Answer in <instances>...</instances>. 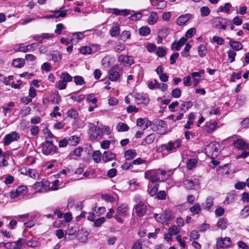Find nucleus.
Returning <instances> with one entry per match:
<instances>
[{"instance_id": "1", "label": "nucleus", "mask_w": 249, "mask_h": 249, "mask_svg": "<svg viewBox=\"0 0 249 249\" xmlns=\"http://www.w3.org/2000/svg\"><path fill=\"white\" fill-rule=\"evenodd\" d=\"M171 174L172 173L170 171L150 170L145 173V177L150 179L149 182L157 183L158 181L166 180L169 178Z\"/></svg>"}, {"instance_id": "2", "label": "nucleus", "mask_w": 249, "mask_h": 249, "mask_svg": "<svg viewBox=\"0 0 249 249\" xmlns=\"http://www.w3.org/2000/svg\"><path fill=\"white\" fill-rule=\"evenodd\" d=\"M42 152L44 155H53L56 152L57 148L53 144V141L46 139L44 142L42 143Z\"/></svg>"}, {"instance_id": "3", "label": "nucleus", "mask_w": 249, "mask_h": 249, "mask_svg": "<svg viewBox=\"0 0 249 249\" xmlns=\"http://www.w3.org/2000/svg\"><path fill=\"white\" fill-rule=\"evenodd\" d=\"M152 129L154 131H158L160 134L164 135L167 132V125L165 121L157 120L154 121Z\"/></svg>"}, {"instance_id": "4", "label": "nucleus", "mask_w": 249, "mask_h": 249, "mask_svg": "<svg viewBox=\"0 0 249 249\" xmlns=\"http://www.w3.org/2000/svg\"><path fill=\"white\" fill-rule=\"evenodd\" d=\"M228 22H231V21L226 18L216 17L213 20V26L216 29L225 30Z\"/></svg>"}, {"instance_id": "5", "label": "nucleus", "mask_w": 249, "mask_h": 249, "mask_svg": "<svg viewBox=\"0 0 249 249\" xmlns=\"http://www.w3.org/2000/svg\"><path fill=\"white\" fill-rule=\"evenodd\" d=\"M50 182L47 180L43 179L40 182H36L34 184V188L36 192L44 193L49 191Z\"/></svg>"}, {"instance_id": "6", "label": "nucleus", "mask_w": 249, "mask_h": 249, "mask_svg": "<svg viewBox=\"0 0 249 249\" xmlns=\"http://www.w3.org/2000/svg\"><path fill=\"white\" fill-rule=\"evenodd\" d=\"M19 138L20 136L18 132L12 131L4 136L3 139V144L8 145L12 142L18 141Z\"/></svg>"}, {"instance_id": "7", "label": "nucleus", "mask_w": 249, "mask_h": 249, "mask_svg": "<svg viewBox=\"0 0 249 249\" xmlns=\"http://www.w3.org/2000/svg\"><path fill=\"white\" fill-rule=\"evenodd\" d=\"M89 133L91 140L100 139L103 135V129L96 126L91 127Z\"/></svg>"}, {"instance_id": "8", "label": "nucleus", "mask_w": 249, "mask_h": 249, "mask_svg": "<svg viewBox=\"0 0 249 249\" xmlns=\"http://www.w3.org/2000/svg\"><path fill=\"white\" fill-rule=\"evenodd\" d=\"M206 154L212 157H216L218 153V144L214 142H211L205 148Z\"/></svg>"}, {"instance_id": "9", "label": "nucleus", "mask_w": 249, "mask_h": 249, "mask_svg": "<svg viewBox=\"0 0 249 249\" xmlns=\"http://www.w3.org/2000/svg\"><path fill=\"white\" fill-rule=\"evenodd\" d=\"M27 192L28 188L26 186H19L18 187L15 191L11 192L10 196L11 198H15L26 195Z\"/></svg>"}, {"instance_id": "10", "label": "nucleus", "mask_w": 249, "mask_h": 249, "mask_svg": "<svg viewBox=\"0 0 249 249\" xmlns=\"http://www.w3.org/2000/svg\"><path fill=\"white\" fill-rule=\"evenodd\" d=\"M133 96L137 101L138 104H147L149 102V99L147 94L135 92L133 93Z\"/></svg>"}, {"instance_id": "11", "label": "nucleus", "mask_w": 249, "mask_h": 249, "mask_svg": "<svg viewBox=\"0 0 249 249\" xmlns=\"http://www.w3.org/2000/svg\"><path fill=\"white\" fill-rule=\"evenodd\" d=\"M137 215L139 217L143 216L146 212L147 207L143 202L140 201L134 207Z\"/></svg>"}, {"instance_id": "12", "label": "nucleus", "mask_w": 249, "mask_h": 249, "mask_svg": "<svg viewBox=\"0 0 249 249\" xmlns=\"http://www.w3.org/2000/svg\"><path fill=\"white\" fill-rule=\"evenodd\" d=\"M118 62L124 66H131L134 64V61L132 56L120 55L118 57Z\"/></svg>"}, {"instance_id": "13", "label": "nucleus", "mask_w": 249, "mask_h": 249, "mask_svg": "<svg viewBox=\"0 0 249 249\" xmlns=\"http://www.w3.org/2000/svg\"><path fill=\"white\" fill-rule=\"evenodd\" d=\"M234 146L239 150L249 149V143H247L243 139H237L233 142Z\"/></svg>"}, {"instance_id": "14", "label": "nucleus", "mask_w": 249, "mask_h": 249, "mask_svg": "<svg viewBox=\"0 0 249 249\" xmlns=\"http://www.w3.org/2000/svg\"><path fill=\"white\" fill-rule=\"evenodd\" d=\"M231 244V240L229 237L221 238L219 239L216 242V247L217 249L226 248L229 247Z\"/></svg>"}, {"instance_id": "15", "label": "nucleus", "mask_w": 249, "mask_h": 249, "mask_svg": "<svg viewBox=\"0 0 249 249\" xmlns=\"http://www.w3.org/2000/svg\"><path fill=\"white\" fill-rule=\"evenodd\" d=\"M152 123L147 118H138L137 120V125L144 130L151 125Z\"/></svg>"}, {"instance_id": "16", "label": "nucleus", "mask_w": 249, "mask_h": 249, "mask_svg": "<svg viewBox=\"0 0 249 249\" xmlns=\"http://www.w3.org/2000/svg\"><path fill=\"white\" fill-rule=\"evenodd\" d=\"M187 41V39L184 37H182L178 41H174L171 44V50L173 51H178L180 49V48L184 45Z\"/></svg>"}, {"instance_id": "17", "label": "nucleus", "mask_w": 249, "mask_h": 249, "mask_svg": "<svg viewBox=\"0 0 249 249\" xmlns=\"http://www.w3.org/2000/svg\"><path fill=\"white\" fill-rule=\"evenodd\" d=\"M109 79L112 81H118L120 77V74L115 68H111L108 71Z\"/></svg>"}, {"instance_id": "18", "label": "nucleus", "mask_w": 249, "mask_h": 249, "mask_svg": "<svg viewBox=\"0 0 249 249\" xmlns=\"http://www.w3.org/2000/svg\"><path fill=\"white\" fill-rule=\"evenodd\" d=\"M217 127V123L216 121H211L206 124L204 129L207 132L212 133L216 130Z\"/></svg>"}, {"instance_id": "19", "label": "nucleus", "mask_w": 249, "mask_h": 249, "mask_svg": "<svg viewBox=\"0 0 249 249\" xmlns=\"http://www.w3.org/2000/svg\"><path fill=\"white\" fill-rule=\"evenodd\" d=\"M159 187V185L157 183L149 182L148 186V191L149 195L152 196L156 195Z\"/></svg>"}, {"instance_id": "20", "label": "nucleus", "mask_w": 249, "mask_h": 249, "mask_svg": "<svg viewBox=\"0 0 249 249\" xmlns=\"http://www.w3.org/2000/svg\"><path fill=\"white\" fill-rule=\"evenodd\" d=\"M116 154L110 151H105L102 156V160L105 162L115 160Z\"/></svg>"}, {"instance_id": "21", "label": "nucleus", "mask_w": 249, "mask_h": 249, "mask_svg": "<svg viewBox=\"0 0 249 249\" xmlns=\"http://www.w3.org/2000/svg\"><path fill=\"white\" fill-rule=\"evenodd\" d=\"M227 39L230 40L229 44L233 50L238 51L242 49L243 45L239 41L231 40L230 37Z\"/></svg>"}, {"instance_id": "22", "label": "nucleus", "mask_w": 249, "mask_h": 249, "mask_svg": "<svg viewBox=\"0 0 249 249\" xmlns=\"http://www.w3.org/2000/svg\"><path fill=\"white\" fill-rule=\"evenodd\" d=\"M67 10H65V6H62L59 9L55 10H52L51 12L54 14V16L56 17H54V18H64L67 15Z\"/></svg>"}, {"instance_id": "23", "label": "nucleus", "mask_w": 249, "mask_h": 249, "mask_svg": "<svg viewBox=\"0 0 249 249\" xmlns=\"http://www.w3.org/2000/svg\"><path fill=\"white\" fill-rule=\"evenodd\" d=\"M192 15L189 14L182 15L177 19V24L179 26L184 25L190 19Z\"/></svg>"}, {"instance_id": "24", "label": "nucleus", "mask_w": 249, "mask_h": 249, "mask_svg": "<svg viewBox=\"0 0 249 249\" xmlns=\"http://www.w3.org/2000/svg\"><path fill=\"white\" fill-rule=\"evenodd\" d=\"M182 142V140L181 139H178L174 142L170 141L167 142V144L169 146V149L171 152H174L176 151L177 148H179Z\"/></svg>"}, {"instance_id": "25", "label": "nucleus", "mask_w": 249, "mask_h": 249, "mask_svg": "<svg viewBox=\"0 0 249 249\" xmlns=\"http://www.w3.org/2000/svg\"><path fill=\"white\" fill-rule=\"evenodd\" d=\"M214 198L212 196L207 197L205 202L202 204L203 208L206 210L209 211L213 205Z\"/></svg>"}, {"instance_id": "26", "label": "nucleus", "mask_w": 249, "mask_h": 249, "mask_svg": "<svg viewBox=\"0 0 249 249\" xmlns=\"http://www.w3.org/2000/svg\"><path fill=\"white\" fill-rule=\"evenodd\" d=\"M158 19L159 17L157 13L153 11L151 12L148 18L147 22L150 25H154L157 22Z\"/></svg>"}, {"instance_id": "27", "label": "nucleus", "mask_w": 249, "mask_h": 249, "mask_svg": "<svg viewBox=\"0 0 249 249\" xmlns=\"http://www.w3.org/2000/svg\"><path fill=\"white\" fill-rule=\"evenodd\" d=\"M124 155L125 160H129L133 159L137 156V153L135 149H130L125 151Z\"/></svg>"}, {"instance_id": "28", "label": "nucleus", "mask_w": 249, "mask_h": 249, "mask_svg": "<svg viewBox=\"0 0 249 249\" xmlns=\"http://www.w3.org/2000/svg\"><path fill=\"white\" fill-rule=\"evenodd\" d=\"M193 103L191 101L183 102L180 107L179 111L186 112L192 107H193Z\"/></svg>"}, {"instance_id": "29", "label": "nucleus", "mask_w": 249, "mask_h": 249, "mask_svg": "<svg viewBox=\"0 0 249 249\" xmlns=\"http://www.w3.org/2000/svg\"><path fill=\"white\" fill-rule=\"evenodd\" d=\"M155 139V135L154 134H150L147 136L142 141V144L145 145L152 143Z\"/></svg>"}, {"instance_id": "30", "label": "nucleus", "mask_w": 249, "mask_h": 249, "mask_svg": "<svg viewBox=\"0 0 249 249\" xmlns=\"http://www.w3.org/2000/svg\"><path fill=\"white\" fill-rule=\"evenodd\" d=\"M228 225V220L224 218H220L217 223V226L222 230L226 229Z\"/></svg>"}, {"instance_id": "31", "label": "nucleus", "mask_w": 249, "mask_h": 249, "mask_svg": "<svg viewBox=\"0 0 249 249\" xmlns=\"http://www.w3.org/2000/svg\"><path fill=\"white\" fill-rule=\"evenodd\" d=\"M190 212L192 215L199 214L201 211L200 205L199 203H196L189 209Z\"/></svg>"}, {"instance_id": "32", "label": "nucleus", "mask_w": 249, "mask_h": 249, "mask_svg": "<svg viewBox=\"0 0 249 249\" xmlns=\"http://www.w3.org/2000/svg\"><path fill=\"white\" fill-rule=\"evenodd\" d=\"M198 54L201 57H204L207 53V49L206 46L204 44H200L197 47Z\"/></svg>"}, {"instance_id": "33", "label": "nucleus", "mask_w": 249, "mask_h": 249, "mask_svg": "<svg viewBox=\"0 0 249 249\" xmlns=\"http://www.w3.org/2000/svg\"><path fill=\"white\" fill-rule=\"evenodd\" d=\"M158 151L162 153L164 155H167L171 153L167 143L161 144L158 148Z\"/></svg>"}, {"instance_id": "34", "label": "nucleus", "mask_w": 249, "mask_h": 249, "mask_svg": "<svg viewBox=\"0 0 249 249\" xmlns=\"http://www.w3.org/2000/svg\"><path fill=\"white\" fill-rule=\"evenodd\" d=\"M129 127L123 122H119L116 125V129L118 132H125L129 130Z\"/></svg>"}, {"instance_id": "35", "label": "nucleus", "mask_w": 249, "mask_h": 249, "mask_svg": "<svg viewBox=\"0 0 249 249\" xmlns=\"http://www.w3.org/2000/svg\"><path fill=\"white\" fill-rule=\"evenodd\" d=\"M24 170H25V172L23 173L22 172V173L25 174L26 176H28L29 177H31L33 178H36V177L37 176V173L34 169H27L25 168L24 169Z\"/></svg>"}, {"instance_id": "36", "label": "nucleus", "mask_w": 249, "mask_h": 249, "mask_svg": "<svg viewBox=\"0 0 249 249\" xmlns=\"http://www.w3.org/2000/svg\"><path fill=\"white\" fill-rule=\"evenodd\" d=\"M128 211L127 205L123 204L117 208V212L122 215H126Z\"/></svg>"}, {"instance_id": "37", "label": "nucleus", "mask_w": 249, "mask_h": 249, "mask_svg": "<svg viewBox=\"0 0 249 249\" xmlns=\"http://www.w3.org/2000/svg\"><path fill=\"white\" fill-rule=\"evenodd\" d=\"M139 34L142 36H147L151 33V30L148 26H142L139 29Z\"/></svg>"}, {"instance_id": "38", "label": "nucleus", "mask_w": 249, "mask_h": 249, "mask_svg": "<svg viewBox=\"0 0 249 249\" xmlns=\"http://www.w3.org/2000/svg\"><path fill=\"white\" fill-rule=\"evenodd\" d=\"M60 78L66 84L72 80V77L67 72H62L60 75Z\"/></svg>"}, {"instance_id": "39", "label": "nucleus", "mask_w": 249, "mask_h": 249, "mask_svg": "<svg viewBox=\"0 0 249 249\" xmlns=\"http://www.w3.org/2000/svg\"><path fill=\"white\" fill-rule=\"evenodd\" d=\"M25 63V60L23 58H17L14 59L12 64L15 67L22 68Z\"/></svg>"}, {"instance_id": "40", "label": "nucleus", "mask_w": 249, "mask_h": 249, "mask_svg": "<svg viewBox=\"0 0 249 249\" xmlns=\"http://www.w3.org/2000/svg\"><path fill=\"white\" fill-rule=\"evenodd\" d=\"M185 187L188 190L193 189L195 186L194 181L190 179H186L183 181Z\"/></svg>"}, {"instance_id": "41", "label": "nucleus", "mask_w": 249, "mask_h": 249, "mask_svg": "<svg viewBox=\"0 0 249 249\" xmlns=\"http://www.w3.org/2000/svg\"><path fill=\"white\" fill-rule=\"evenodd\" d=\"M25 241L23 238H19L16 242H12V249H20L22 247V243Z\"/></svg>"}, {"instance_id": "42", "label": "nucleus", "mask_w": 249, "mask_h": 249, "mask_svg": "<svg viewBox=\"0 0 249 249\" xmlns=\"http://www.w3.org/2000/svg\"><path fill=\"white\" fill-rule=\"evenodd\" d=\"M120 32V29L118 24H116L114 26L112 27L110 30V34L112 36H115L118 35Z\"/></svg>"}, {"instance_id": "43", "label": "nucleus", "mask_w": 249, "mask_h": 249, "mask_svg": "<svg viewBox=\"0 0 249 249\" xmlns=\"http://www.w3.org/2000/svg\"><path fill=\"white\" fill-rule=\"evenodd\" d=\"M158 34L159 37H160L162 40V38H165L169 35V31L168 28L164 27L159 31Z\"/></svg>"}, {"instance_id": "44", "label": "nucleus", "mask_w": 249, "mask_h": 249, "mask_svg": "<svg viewBox=\"0 0 249 249\" xmlns=\"http://www.w3.org/2000/svg\"><path fill=\"white\" fill-rule=\"evenodd\" d=\"M191 48V45L189 43L185 45L183 50L181 52V55L184 57H187L190 56L189 51Z\"/></svg>"}, {"instance_id": "45", "label": "nucleus", "mask_w": 249, "mask_h": 249, "mask_svg": "<svg viewBox=\"0 0 249 249\" xmlns=\"http://www.w3.org/2000/svg\"><path fill=\"white\" fill-rule=\"evenodd\" d=\"M197 161L194 158L189 159L186 163L187 168L189 170L193 169L196 165Z\"/></svg>"}, {"instance_id": "46", "label": "nucleus", "mask_w": 249, "mask_h": 249, "mask_svg": "<svg viewBox=\"0 0 249 249\" xmlns=\"http://www.w3.org/2000/svg\"><path fill=\"white\" fill-rule=\"evenodd\" d=\"M68 141L70 145H76L79 143L80 141V138L76 136H72L69 138Z\"/></svg>"}, {"instance_id": "47", "label": "nucleus", "mask_w": 249, "mask_h": 249, "mask_svg": "<svg viewBox=\"0 0 249 249\" xmlns=\"http://www.w3.org/2000/svg\"><path fill=\"white\" fill-rule=\"evenodd\" d=\"M67 114L68 117L75 120L77 119L78 117V113L74 109H71L69 110L67 112Z\"/></svg>"}, {"instance_id": "48", "label": "nucleus", "mask_w": 249, "mask_h": 249, "mask_svg": "<svg viewBox=\"0 0 249 249\" xmlns=\"http://www.w3.org/2000/svg\"><path fill=\"white\" fill-rule=\"evenodd\" d=\"M52 60L54 62H58L62 59V55L57 51H53L52 53Z\"/></svg>"}, {"instance_id": "49", "label": "nucleus", "mask_w": 249, "mask_h": 249, "mask_svg": "<svg viewBox=\"0 0 249 249\" xmlns=\"http://www.w3.org/2000/svg\"><path fill=\"white\" fill-rule=\"evenodd\" d=\"M67 85V84L61 79L55 83V87L59 90H63L66 88Z\"/></svg>"}, {"instance_id": "50", "label": "nucleus", "mask_w": 249, "mask_h": 249, "mask_svg": "<svg viewBox=\"0 0 249 249\" xmlns=\"http://www.w3.org/2000/svg\"><path fill=\"white\" fill-rule=\"evenodd\" d=\"M228 60L230 63H232L235 60L236 53L233 50H229L227 52Z\"/></svg>"}, {"instance_id": "51", "label": "nucleus", "mask_w": 249, "mask_h": 249, "mask_svg": "<svg viewBox=\"0 0 249 249\" xmlns=\"http://www.w3.org/2000/svg\"><path fill=\"white\" fill-rule=\"evenodd\" d=\"M101 157V153L100 151H96L94 152L92 154L93 160L96 163H98L100 161Z\"/></svg>"}, {"instance_id": "52", "label": "nucleus", "mask_w": 249, "mask_h": 249, "mask_svg": "<svg viewBox=\"0 0 249 249\" xmlns=\"http://www.w3.org/2000/svg\"><path fill=\"white\" fill-rule=\"evenodd\" d=\"M179 228L174 225L170 227L168 230V232L172 235H177L179 232Z\"/></svg>"}, {"instance_id": "53", "label": "nucleus", "mask_w": 249, "mask_h": 249, "mask_svg": "<svg viewBox=\"0 0 249 249\" xmlns=\"http://www.w3.org/2000/svg\"><path fill=\"white\" fill-rule=\"evenodd\" d=\"M74 82L76 85H82L85 83V81L81 76H75L73 77Z\"/></svg>"}, {"instance_id": "54", "label": "nucleus", "mask_w": 249, "mask_h": 249, "mask_svg": "<svg viewBox=\"0 0 249 249\" xmlns=\"http://www.w3.org/2000/svg\"><path fill=\"white\" fill-rule=\"evenodd\" d=\"M211 10L207 6H203L200 8L201 16L202 17L208 16L210 13Z\"/></svg>"}, {"instance_id": "55", "label": "nucleus", "mask_w": 249, "mask_h": 249, "mask_svg": "<svg viewBox=\"0 0 249 249\" xmlns=\"http://www.w3.org/2000/svg\"><path fill=\"white\" fill-rule=\"evenodd\" d=\"M212 40L213 42L216 43L217 44L219 45H223L224 44V40L223 38L218 36H214L213 37Z\"/></svg>"}, {"instance_id": "56", "label": "nucleus", "mask_w": 249, "mask_h": 249, "mask_svg": "<svg viewBox=\"0 0 249 249\" xmlns=\"http://www.w3.org/2000/svg\"><path fill=\"white\" fill-rule=\"evenodd\" d=\"M158 9H163L167 6V2L164 0H160L159 2L155 1V5Z\"/></svg>"}, {"instance_id": "57", "label": "nucleus", "mask_w": 249, "mask_h": 249, "mask_svg": "<svg viewBox=\"0 0 249 249\" xmlns=\"http://www.w3.org/2000/svg\"><path fill=\"white\" fill-rule=\"evenodd\" d=\"M84 37V34L82 32H78L73 34L71 41H72L75 39L77 40H81Z\"/></svg>"}, {"instance_id": "58", "label": "nucleus", "mask_w": 249, "mask_h": 249, "mask_svg": "<svg viewBox=\"0 0 249 249\" xmlns=\"http://www.w3.org/2000/svg\"><path fill=\"white\" fill-rule=\"evenodd\" d=\"M87 100L91 102L93 105H97V100L93 94H89L87 95Z\"/></svg>"}, {"instance_id": "59", "label": "nucleus", "mask_w": 249, "mask_h": 249, "mask_svg": "<svg viewBox=\"0 0 249 249\" xmlns=\"http://www.w3.org/2000/svg\"><path fill=\"white\" fill-rule=\"evenodd\" d=\"M79 52L83 54H89L91 53V49L90 47L83 46L80 49Z\"/></svg>"}, {"instance_id": "60", "label": "nucleus", "mask_w": 249, "mask_h": 249, "mask_svg": "<svg viewBox=\"0 0 249 249\" xmlns=\"http://www.w3.org/2000/svg\"><path fill=\"white\" fill-rule=\"evenodd\" d=\"M181 94V91L178 88L174 89L171 92V95L173 97L175 98H179Z\"/></svg>"}, {"instance_id": "61", "label": "nucleus", "mask_w": 249, "mask_h": 249, "mask_svg": "<svg viewBox=\"0 0 249 249\" xmlns=\"http://www.w3.org/2000/svg\"><path fill=\"white\" fill-rule=\"evenodd\" d=\"M156 54L160 57H163L166 54V51L163 47H159L157 49Z\"/></svg>"}, {"instance_id": "62", "label": "nucleus", "mask_w": 249, "mask_h": 249, "mask_svg": "<svg viewBox=\"0 0 249 249\" xmlns=\"http://www.w3.org/2000/svg\"><path fill=\"white\" fill-rule=\"evenodd\" d=\"M196 33V29L195 28H192L187 30L185 36L186 38H190L192 37Z\"/></svg>"}, {"instance_id": "63", "label": "nucleus", "mask_w": 249, "mask_h": 249, "mask_svg": "<svg viewBox=\"0 0 249 249\" xmlns=\"http://www.w3.org/2000/svg\"><path fill=\"white\" fill-rule=\"evenodd\" d=\"M156 197L159 200H164L166 198V194L164 191H160L156 195Z\"/></svg>"}, {"instance_id": "64", "label": "nucleus", "mask_w": 249, "mask_h": 249, "mask_svg": "<svg viewBox=\"0 0 249 249\" xmlns=\"http://www.w3.org/2000/svg\"><path fill=\"white\" fill-rule=\"evenodd\" d=\"M142 17V14L141 12H137L134 14L131 15L129 18L132 20H138L141 18Z\"/></svg>"}]
</instances>
